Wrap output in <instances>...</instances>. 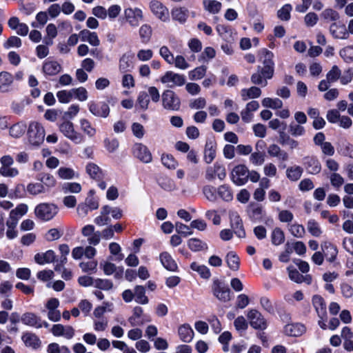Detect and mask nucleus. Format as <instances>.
<instances>
[{
  "mask_svg": "<svg viewBox=\"0 0 353 353\" xmlns=\"http://www.w3.org/2000/svg\"><path fill=\"white\" fill-rule=\"evenodd\" d=\"M263 66H258L256 72L251 76V82L253 84L265 87L268 80L271 79L274 74V54L267 50H263Z\"/></svg>",
  "mask_w": 353,
  "mask_h": 353,
  "instance_id": "f257e3e1",
  "label": "nucleus"
},
{
  "mask_svg": "<svg viewBox=\"0 0 353 353\" xmlns=\"http://www.w3.org/2000/svg\"><path fill=\"white\" fill-rule=\"evenodd\" d=\"M28 141L32 145H40L45 138V130L43 126L38 122H31L28 130Z\"/></svg>",
  "mask_w": 353,
  "mask_h": 353,
  "instance_id": "f03ea898",
  "label": "nucleus"
},
{
  "mask_svg": "<svg viewBox=\"0 0 353 353\" xmlns=\"http://www.w3.org/2000/svg\"><path fill=\"white\" fill-rule=\"evenodd\" d=\"M213 295L221 302H228L231 300V291L230 288L219 279H214L212 285Z\"/></svg>",
  "mask_w": 353,
  "mask_h": 353,
  "instance_id": "7ed1b4c3",
  "label": "nucleus"
},
{
  "mask_svg": "<svg viewBox=\"0 0 353 353\" xmlns=\"http://www.w3.org/2000/svg\"><path fill=\"white\" fill-rule=\"evenodd\" d=\"M162 105L168 110L178 111L181 107V100L174 91L166 90L162 94Z\"/></svg>",
  "mask_w": 353,
  "mask_h": 353,
  "instance_id": "20e7f679",
  "label": "nucleus"
},
{
  "mask_svg": "<svg viewBox=\"0 0 353 353\" xmlns=\"http://www.w3.org/2000/svg\"><path fill=\"white\" fill-rule=\"evenodd\" d=\"M59 128L60 132L68 139L78 144L83 140L82 135L74 130L73 123L68 121L64 120L59 124Z\"/></svg>",
  "mask_w": 353,
  "mask_h": 353,
  "instance_id": "39448f33",
  "label": "nucleus"
},
{
  "mask_svg": "<svg viewBox=\"0 0 353 353\" xmlns=\"http://www.w3.org/2000/svg\"><path fill=\"white\" fill-rule=\"evenodd\" d=\"M230 178L235 185H243L248 181L249 170L245 165H237L232 169Z\"/></svg>",
  "mask_w": 353,
  "mask_h": 353,
  "instance_id": "423d86ee",
  "label": "nucleus"
},
{
  "mask_svg": "<svg viewBox=\"0 0 353 353\" xmlns=\"http://www.w3.org/2000/svg\"><path fill=\"white\" fill-rule=\"evenodd\" d=\"M34 212L41 220L49 221L57 214V208L52 203H41L36 207Z\"/></svg>",
  "mask_w": 353,
  "mask_h": 353,
  "instance_id": "0eeeda50",
  "label": "nucleus"
},
{
  "mask_svg": "<svg viewBox=\"0 0 353 353\" xmlns=\"http://www.w3.org/2000/svg\"><path fill=\"white\" fill-rule=\"evenodd\" d=\"M248 319L250 325L256 330H265L268 326L267 321L262 314L256 310L252 309L248 313Z\"/></svg>",
  "mask_w": 353,
  "mask_h": 353,
  "instance_id": "6e6552de",
  "label": "nucleus"
},
{
  "mask_svg": "<svg viewBox=\"0 0 353 353\" xmlns=\"http://www.w3.org/2000/svg\"><path fill=\"white\" fill-rule=\"evenodd\" d=\"M161 81L163 83H171L168 85V87L172 88L183 85L185 83V77L183 74L168 71L161 77Z\"/></svg>",
  "mask_w": 353,
  "mask_h": 353,
  "instance_id": "1a4fd4ad",
  "label": "nucleus"
},
{
  "mask_svg": "<svg viewBox=\"0 0 353 353\" xmlns=\"http://www.w3.org/2000/svg\"><path fill=\"white\" fill-rule=\"evenodd\" d=\"M132 152L135 157L145 163H150L152 156L149 149L145 145L139 143H135L132 148Z\"/></svg>",
  "mask_w": 353,
  "mask_h": 353,
  "instance_id": "9d476101",
  "label": "nucleus"
},
{
  "mask_svg": "<svg viewBox=\"0 0 353 353\" xmlns=\"http://www.w3.org/2000/svg\"><path fill=\"white\" fill-rule=\"evenodd\" d=\"M303 165L307 173L316 174L321 170V165L319 159L314 156H306L303 159Z\"/></svg>",
  "mask_w": 353,
  "mask_h": 353,
  "instance_id": "9b49d317",
  "label": "nucleus"
},
{
  "mask_svg": "<svg viewBox=\"0 0 353 353\" xmlns=\"http://www.w3.org/2000/svg\"><path fill=\"white\" fill-rule=\"evenodd\" d=\"M230 225L234 233L239 238L245 237L243 221L236 212L230 214Z\"/></svg>",
  "mask_w": 353,
  "mask_h": 353,
  "instance_id": "f8f14e48",
  "label": "nucleus"
},
{
  "mask_svg": "<svg viewBox=\"0 0 353 353\" xmlns=\"http://www.w3.org/2000/svg\"><path fill=\"white\" fill-rule=\"evenodd\" d=\"M90 112L96 117L106 118L110 113V108L105 102L95 103L91 101L88 103Z\"/></svg>",
  "mask_w": 353,
  "mask_h": 353,
  "instance_id": "ddd939ff",
  "label": "nucleus"
},
{
  "mask_svg": "<svg viewBox=\"0 0 353 353\" xmlns=\"http://www.w3.org/2000/svg\"><path fill=\"white\" fill-rule=\"evenodd\" d=\"M150 8L152 13L161 21H166L169 19L168 9L161 2L156 0L152 1Z\"/></svg>",
  "mask_w": 353,
  "mask_h": 353,
  "instance_id": "4468645a",
  "label": "nucleus"
},
{
  "mask_svg": "<svg viewBox=\"0 0 353 353\" xmlns=\"http://www.w3.org/2000/svg\"><path fill=\"white\" fill-rule=\"evenodd\" d=\"M125 16L128 22L133 27L138 26L143 20V12L137 8L125 9Z\"/></svg>",
  "mask_w": 353,
  "mask_h": 353,
  "instance_id": "2eb2a0df",
  "label": "nucleus"
},
{
  "mask_svg": "<svg viewBox=\"0 0 353 353\" xmlns=\"http://www.w3.org/2000/svg\"><path fill=\"white\" fill-rule=\"evenodd\" d=\"M51 332L55 336H64L68 339H72L74 335V330L70 326H63L61 324H55L51 328Z\"/></svg>",
  "mask_w": 353,
  "mask_h": 353,
  "instance_id": "dca6fc26",
  "label": "nucleus"
},
{
  "mask_svg": "<svg viewBox=\"0 0 353 353\" xmlns=\"http://www.w3.org/2000/svg\"><path fill=\"white\" fill-rule=\"evenodd\" d=\"M226 176L225 168L218 163H215L213 166L208 167L205 172V178L208 180H212L217 176L220 180L225 179Z\"/></svg>",
  "mask_w": 353,
  "mask_h": 353,
  "instance_id": "f3484780",
  "label": "nucleus"
},
{
  "mask_svg": "<svg viewBox=\"0 0 353 353\" xmlns=\"http://www.w3.org/2000/svg\"><path fill=\"white\" fill-rule=\"evenodd\" d=\"M321 248L327 261L332 263L335 261L338 254V249L336 245L330 242L325 241L321 243Z\"/></svg>",
  "mask_w": 353,
  "mask_h": 353,
  "instance_id": "a211bd4d",
  "label": "nucleus"
},
{
  "mask_svg": "<svg viewBox=\"0 0 353 353\" xmlns=\"http://www.w3.org/2000/svg\"><path fill=\"white\" fill-rule=\"evenodd\" d=\"M22 323L26 325L41 328L43 327V323L39 316L32 312L24 313L21 319Z\"/></svg>",
  "mask_w": 353,
  "mask_h": 353,
  "instance_id": "6ab92c4d",
  "label": "nucleus"
},
{
  "mask_svg": "<svg viewBox=\"0 0 353 353\" xmlns=\"http://www.w3.org/2000/svg\"><path fill=\"white\" fill-rule=\"evenodd\" d=\"M312 304L321 319H323L327 315L326 304L323 297L314 295L312 297Z\"/></svg>",
  "mask_w": 353,
  "mask_h": 353,
  "instance_id": "aec40b11",
  "label": "nucleus"
},
{
  "mask_svg": "<svg viewBox=\"0 0 353 353\" xmlns=\"http://www.w3.org/2000/svg\"><path fill=\"white\" fill-rule=\"evenodd\" d=\"M37 179L41 183L46 192L54 188L57 183L56 179L50 173L41 172L37 174Z\"/></svg>",
  "mask_w": 353,
  "mask_h": 353,
  "instance_id": "412c9836",
  "label": "nucleus"
},
{
  "mask_svg": "<svg viewBox=\"0 0 353 353\" xmlns=\"http://www.w3.org/2000/svg\"><path fill=\"white\" fill-rule=\"evenodd\" d=\"M305 332V326L301 323L288 324L284 327V332L290 336L297 337Z\"/></svg>",
  "mask_w": 353,
  "mask_h": 353,
  "instance_id": "4be33fe9",
  "label": "nucleus"
},
{
  "mask_svg": "<svg viewBox=\"0 0 353 353\" xmlns=\"http://www.w3.org/2000/svg\"><path fill=\"white\" fill-rule=\"evenodd\" d=\"M268 154L271 157H276L279 160L285 161L289 159L288 154L281 150V148L276 144L272 143L268 148Z\"/></svg>",
  "mask_w": 353,
  "mask_h": 353,
  "instance_id": "5701e85b",
  "label": "nucleus"
},
{
  "mask_svg": "<svg viewBox=\"0 0 353 353\" xmlns=\"http://www.w3.org/2000/svg\"><path fill=\"white\" fill-rule=\"evenodd\" d=\"M330 32L335 39H345L349 36L345 25H339L336 23L330 26Z\"/></svg>",
  "mask_w": 353,
  "mask_h": 353,
  "instance_id": "b1692460",
  "label": "nucleus"
},
{
  "mask_svg": "<svg viewBox=\"0 0 353 353\" xmlns=\"http://www.w3.org/2000/svg\"><path fill=\"white\" fill-rule=\"evenodd\" d=\"M22 340L27 347L34 350L38 349L41 344L39 338L35 334L31 332L24 333L22 336Z\"/></svg>",
  "mask_w": 353,
  "mask_h": 353,
  "instance_id": "393cba45",
  "label": "nucleus"
},
{
  "mask_svg": "<svg viewBox=\"0 0 353 353\" xmlns=\"http://www.w3.org/2000/svg\"><path fill=\"white\" fill-rule=\"evenodd\" d=\"M159 258L163 266L168 270L174 272L177 270L176 262L168 252H162Z\"/></svg>",
  "mask_w": 353,
  "mask_h": 353,
  "instance_id": "a878e982",
  "label": "nucleus"
},
{
  "mask_svg": "<svg viewBox=\"0 0 353 353\" xmlns=\"http://www.w3.org/2000/svg\"><path fill=\"white\" fill-rule=\"evenodd\" d=\"M42 70L46 74L53 76L60 72L61 66L55 61H47L43 63Z\"/></svg>",
  "mask_w": 353,
  "mask_h": 353,
  "instance_id": "bb28decb",
  "label": "nucleus"
},
{
  "mask_svg": "<svg viewBox=\"0 0 353 353\" xmlns=\"http://www.w3.org/2000/svg\"><path fill=\"white\" fill-rule=\"evenodd\" d=\"M56 255L54 251L50 250L45 253H38L34 256V261L40 265L54 262Z\"/></svg>",
  "mask_w": 353,
  "mask_h": 353,
  "instance_id": "cd10ccee",
  "label": "nucleus"
},
{
  "mask_svg": "<svg viewBox=\"0 0 353 353\" xmlns=\"http://www.w3.org/2000/svg\"><path fill=\"white\" fill-rule=\"evenodd\" d=\"M216 30L219 35L228 43H232L234 41L232 30L225 25L219 24L216 26Z\"/></svg>",
  "mask_w": 353,
  "mask_h": 353,
  "instance_id": "c85d7f7f",
  "label": "nucleus"
},
{
  "mask_svg": "<svg viewBox=\"0 0 353 353\" xmlns=\"http://www.w3.org/2000/svg\"><path fill=\"white\" fill-rule=\"evenodd\" d=\"M178 333L180 339L185 343H190L194 337V331L188 324L180 326Z\"/></svg>",
  "mask_w": 353,
  "mask_h": 353,
  "instance_id": "c756f323",
  "label": "nucleus"
},
{
  "mask_svg": "<svg viewBox=\"0 0 353 353\" xmlns=\"http://www.w3.org/2000/svg\"><path fill=\"white\" fill-rule=\"evenodd\" d=\"M13 82L12 75L8 72H0V92H6Z\"/></svg>",
  "mask_w": 353,
  "mask_h": 353,
  "instance_id": "7c9ffc66",
  "label": "nucleus"
},
{
  "mask_svg": "<svg viewBox=\"0 0 353 353\" xmlns=\"http://www.w3.org/2000/svg\"><path fill=\"white\" fill-rule=\"evenodd\" d=\"M132 57L127 53H125L119 59V70L124 73L130 71L133 68Z\"/></svg>",
  "mask_w": 353,
  "mask_h": 353,
  "instance_id": "2f4dec72",
  "label": "nucleus"
},
{
  "mask_svg": "<svg viewBox=\"0 0 353 353\" xmlns=\"http://www.w3.org/2000/svg\"><path fill=\"white\" fill-rule=\"evenodd\" d=\"M225 261L231 270L237 271L239 269L240 259L234 252H228L225 256Z\"/></svg>",
  "mask_w": 353,
  "mask_h": 353,
  "instance_id": "473e14b6",
  "label": "nucleus"
},
{
  "mask_svg": "<svg viewBox=\"0 0 353 353\" xmlns=\"http://www.w3.org/2000/svg\"><path fill=\"white\" fill-rule=\"evenodd\" d=\"M86 172L91 178L98 181H101L103 176L101 170L93 163H90L86 165Z\"/></svg>",
  "mask_w": 353,
  "mask_h": 353,
  "instance_id": "72a5a7b5",
  "label": "nucleus"
},
{
  "mask_svg": "<svg viewBox=\"0 0 353 353\" xmlns=\"http://www.w3.org/2000/svg\"><path fill=\"white\" fill-rule=\"evenodd\" d=\"M261 94V89L256 86H252L248 89L244 88L241 91V95L243 101H247L248 99L258 98Z\"/></svg>",
  "mask_w": 353,
  "mask_h": 353,
  "instance_id": "f704fd0d",
  "label": "nucleus"
},
{
  "mask_svg": "<svg viewBox=\"0 0 353 353\" xmlns=\"http://www.w3.org/2000/svg\"><path fill=\"white\" fill-rule=\"evenodd\" d=\"M134 297L137 303L145 305L149 301L148 296H145V289L142 285H137L134 288Z\"/></svg>",
  "mask_w": 353,
  "mask_h": 353,
  "instance_id": "c9c22d12",
  "label": "nucleus"
},
{
  "mask_svg": "<svg viewBox=\"0 0 353 353\" xmlns=\"http://www.w3.org/2000/svg\"><path fill=\"white\" fill-rule=\"evenodd\" d=\"M188 246L193 252H199L208 249L207 243L196 238L189 239Z\"/></svg>",
  "mask_w": 353,
  "mask_h": 353,
  "instance_id": "e433bc0d",
  "label": "nucleus"
},
{
  "mask_svg": "<svg viewBox=\"0 0 353 353\" xmlns=\"http://www.w3.org/2000/svg\"><path fill=\"white\" fill-rule=\"evenodd\" d=\"M217 194L223 201L229 202L233 199L231 188L227 185H221L217 188Z\"/></svg>",
  "mask_w": 353,
  "mask_h": 353,
  "instance_id": "4c0bfd02",
  "label": "nucleus"
},
{
  "mask_svg": "<svg viewBox=\"0 0 353 353\" xmlns=\"http://www.w3.org/2000/svg\"><path fill=\"white\" fill-rule=\"evenodd\" d=\"M216 155V149L214 143L210 141H207L205 146L204 158L208 163H210Z\"/></svg>",
  "mask_w": 353,
  "mask_h": 353,
  "instance_id": "58836bf2",
  "label": "nucleus"
},
{
  "mask_svg": "<svg viewBox=\"0 0 353 353\" xmlns=\"http://www.w3.org/2000/svg\"><path fill=\"white\" fill-rule=\"evenodd\" d=\"M303 168L298 165L290 167L286 170L287 177L292 181H298L301 178Z\"/></svg>",
  "mask_w": 353,
  "mask_h": 353,
  "instance_id": "ea45409f",
  "label": "nucleus"
},
{
  "mask_svg": "<svg viewBox=\"0 0 353 353\" xmlns=\"http://www.w3.org/2000/svg\"><path fill=\"white\" fill-rule=\"evenodd\" d=\"M188 10L184 8H176L172 9L171 14L174 20L183 23L188 17Z\"/></svg>",
  "mask_w": 353,
  "mask_h": 353,
  "instance_id": "a19ab883",
  "label": "nucleus"
},
{
  "mask_svg": "<svg viewBox=\"0 0 353 353\" xmlns=\"http://www.w3.org/2000/svg\"><path fill=\"white\" fill-rule=\"evenodd\" d=\"M26 130V125L22 123H17L10 128V135L14 138L21 137Z\"/></svg>",
  "mask_w": 353,
  "mask_h": 353,
  "instance_id": "79ce46f5",
  "label": "nucleus"
},
{
  "mask_svg": "<svg viewBox=\"0 0 353 353\" xmlns=\"http://www.w3.org/2000/svg\"><path fill=\"white\" fill-rule=\"evenodd\" d=\"M190 268L192 270L197 272L203 279H209L211 276L209 268L205 265H199L197 263L193 262L190 265Z\"/></svg>",
  "mask_w": 353,
  "mask_h": 353,
  "instance_id": "37998d69",
  "label": "nucleus"
},
{
  "mask_svg": "<svg viewBox=\"0 0 353 353\" xmlns=\"http://www.w3.org/2000/svg\"><path fill=\"white\" fill-rule=\"evenodd\" d=\"M80 125L81 130L89 137H93L95 135L97 130L94 127H92L91 123L88 120L81 119L80 120Z\"/></svg>",
  "mask_w": 353,
  "mask_h": 353,
  "instance_id": "c03bdc74",
  "label": "nucleus"
},
{
  "mask_svg": "<svg viewBox=\"0 0 353 353\" xmlns=\"http://www.w3.org/2000/svg\"><path fill=\"white\" fill-rule=\"evenodd\" d=\"M203 4L205 10L212 14L218 13L221 8V3L216 0H205Z\"/></svg>",
  "mask_w": 353,
  "mask_h": 353,
  "instance_id": "a18cd8bd",
  "label": "nucleus"
},
{
  "mask_svg": "<svg viewBox=\"0 0 353 353\" xmlns=\"http://www.w3.org/2000/svg\"><path fill=\"white\" fill-rule=\"evenodd\" d=\"M272 243L275 245L282 244L285 241V234L283 231L279 228H275L271 235Z\"/></svg>",
  "mask_w": 353,
  "mask_h": 353,
  "instance_id": "49530a36",
  "label": "nucleus"
},
{
  "mask_svg": "<svg viewBox=\"0 0 353 353\" xmlns=\"http://www.w3.org/2000/svg\"><path fill=\"white\" fill-rule=\"evenodd\" d=\"M203 193L211 202H215L217 200V189L212 185H205L203 188Z\"/></svg>",
  "mask_w": 353,
  "mask_h": 353,
  "instance_id": "de8ad7c7",
  "label": "nucleus"
},
{
  "mask_svg": "<svg viewBox=\"0 0 353 353\" xmlns=\"http://www.w3.org/2000/svg\"><path fill=\"white\" fill-rule=\"evenodd\" d=\"M263 208L259 205H251L248 208L250 217L254 220H259L263 216Z\"/></svg>",
  "mask_w": 353,
  "mask_h": 353,
  "instance_id": "09e8293b",
  "label": "nucleus"
},
{
  "mask_svg": "<svg viewBox=\"0 0 353 353\" xmlns=\"http://www.w3.org/2000/svg\"><path fill=\"white\" fill-rule=\"evenodd\" d=\"M150 103L149 97L147 92H141L137 97V107H139L141 110L145 111L148 108Z\"/></svg>",
  "mask_w": 353,
  "mask_h": 353,
  "instance_id": "8fccbe9b",
  "label": "nucleus"
},
{
  "mask_svg": "<svg viewBox=\"0 0 353 353\" xmlns=\"http://www.w3.org/2000/svg\"><path fill=\"white\" fill-rule=\"evenodd\" d=\"M262 105L266 108H270L272 109L281 108L283 106V102L278 98H264L262 101Z\"/></svg>",
  "mask_w": 353,
  "mask_h": 353,
  "instance_id": "3c124183",
  "label": "nucleus"
},
{
  "mask_svg": "<svg viewBox=\"0 0 353 353\" xmlns=\"http://www.w3.org/2000/svg\"><path fill=\"white\" fill-rule=\"evenodd\" d=\"M27 191L32 195H37L47 192L41 183H30L27 185Z\"/></svg>",
  "mask_w": 353,
  "mask_h": 353,
  "instance_id": "603ef678",
  "label": "nucleus"
},
{
  "mask_svg": "<svg viewBox=\"0 0 353 353\" xmlns=\"http://www.w3.org/2000/svg\"><path fill=\"white\" fill-rule=\"evenodd\" d=\"M104 146L109 152H114L119 147V141L117 138H105L103 141Z\"/></svg>",
  "mask_w": 353,
  "mask_h": 353,
  "instance_id": "864d4df0",
  "label": "nucleus"
},
{
  "mask_svg": "<svg viewBox=\"0 0 353 353\" xmlns=\"http://www.w3.org/2000/svg\"><path fill=\"white\" fill-rule=\"evenodd\" d=\"M152 30L150 26L144 24L139 29V36L143 43H148L152 36Z\"/></svg>",
  "mask_w": 353,
  "mask_h": 353,
  "instance_id": "5fc2aeb1",
  "label": "nucleus"
},
{
  "mask_svg": "<svg viewBox=\"0 0 353 353\" xmlns=\"http://www.w3.org/2000/svg\"><path fill=\"white\" fill-rule=\"evenodd\" d=\"M307 228L308 232L314 236L319 237L322 234V230L319 223L313 219L307 221Z\"/></svg>",
  "mask_w": 353,
  "mask_h": 353,
  "instance_id": "6e6d98bb",
  "label": "nucleus"
},
{
  "mask_svg": "<svg viewBox=\"0 0 353 353\" xmlns=\"http://www.w3.org/2000/svg\"><path fill=\"white\" fill-rule=\"evenodd\" d=\"M206 66L201 65L196 68L189 72V78L191 80H199L202 79L206 73Z\"/></svg>",
  "mask_w": 353,
  "mask_h": 353,
  "instance_id": "4d7b16f0",
  "label": "nucleus"
},
{
  "mask_svg": "<svg viewBox=\"0 0 353 353\" xmlns=\"http://www.w3.org/2000/svg\"><path fill=\"white\" fill-rule=\"evenodd\" d=\"M292 10V6L289 4H285L280 10L277 12L278 17L283 21H289L290 19V12Z\"/></svg>",
  "mask_w": 353,
  "mask_h": 353,
  "instance_id": "13d9d810",
  "label": "nucleus"
},
{
  "mask_svg": "<svg viewBox=\"0 0 353 353\" xmlns=\"http://www.w3.org/2000/svg\"><path fill=\"white\" fill-rule=\"evenodd\" d=\"M265 154L261 151H256L251 154L250 160L254 165H261L265 162Z\"/></svg>",
  "mask_w": 353,
  "mask_h": 353,
  "instance_id": "bf43d9fd",
  "label": "nucleus"
},
{
  "mask_svg": "<svg viewBox=\"0 0 353 353\" xmlns=\"http://www.w3.org/2000/svg\"><path fill=\"white\" fill-rule=\"evenodd\" d=\"M289 230L292 236L296 238H302L305 235V228L298 223L292 224L290 226Z\"/></svg>",
  "mask_w": 353,
  "mask_h": 353,
  "instance_id": "052dcab7",
  "label": "nucleus"
},
{
  "mask_svg": "<svg viewBox=\"0 0 353 353\" xmlns=\"http://www.w3.org/2000/svg\"><path fill=\"white\" fill-rule=\"evenodd\" d=\"M61 190L65 194L79 193L81 191V186L78 183H65L62 185Z\"/></svg>",
  "mask_w": 353,
  "mask_h": 353,
  "instance_id": "680f3d73",
  "label": "nucleus"
},
{
  "mask_svg": "<svg viewBox=\"0 0 353 353\" xmlns=\"http://www.w3.org/2000/svg\"><path fill=\"white\" fill-rule=\"evenodd\" d=\"M161 161L164 166L168 169H175L177 166V161L171 154H162Z\"/></svg>",
  "mask_w": 353,
  "mask_h": 353,
  "instance_id": "e2e57ef3",
  "label": "nucleus"
},
{
  "mask_svg": "<svg viewBox=\"0 0 353 353\" xmlns=\"http://www.w3.org/2000/svg\"><path fill=\"white\" fill-rule=\"evenodd\" d=\"M289 132L293 137H299L305 134V130L301 125L292 122L289 125Z\"/></svg>",
  "mask_w": 353,
  "mask_h": 353,
  "instance_id": "0e129e2a",
  "label": "nucleus"
},
{
  "mask_svg": "<svg viewBox=\"0 0 353 353\" xmlns=\"http://www.w3.org/2000/svg\"><path fill=\"white\" fill-rule=\"evenodd\" d=\"M94 285L103 290H109L113 287V283L108 279H97L94 280Z\"/></svg>",
  "mask_w": 353,
  "mask_h": 353,
  "instance_id": "69168bd1",
  "label": "nucleus"
},
{
  "mask_svg": "<svg viewBox=\"0 0 353 353\" xmlns=\"http://www.w3.org/2000/svg\"><path fill=\"white\" fill-rule=\"evenodd\" d=\"M341 71L337 65H333L332 69L327 73L326 78L331 83L336 81L340 79Z\"/></svg>",
  "mask_w": 353,
  "mask_h": 353,
  "instance_id": "338daca9",
  "label": "nucleus"
},
{
  "mask_svg": "<svg viewBox=\"0 0 353 353\" xmlns=\"http://www.w3.org/2000/svg\"><path fill=\"white\" fill-rule=\"evenodd\" d=\"M339 54L345 62L353 61V46H347L341 49Z\"/></svg>",
  "mask_w": 353,
  "mask_h": 353,
  "instance_id": "774afa93",
  "label": "nucleus"
}]
</instances>
